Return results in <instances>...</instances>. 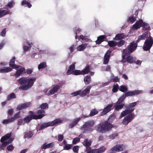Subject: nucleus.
I'll use <instances>...</instances> for the list:
<instances>
[{
  "label": "nucleus",
  "mask_w": 153,
  "mask_h": 153,
  "mask_svg": "<svg viewBox=\"0 0 153 153\" xmlns=\"http://www.w3.org/2000/svg\"><path fill=\"white\" fill-rule=\"evenodd\" d=\"M15 60V57H13L10 60V66L13 68L17 70L19 67L18 65L14 64Z\"/></svg>",
  "instance_id": "obj_22"
},
{
  "label": "nucleus",
  "mask_w": 153,
  "mask_h": 153,
  "mask_svg": "<svg viewBox=\"0 0 153 153\" xmlns=\"http://www.w3.org/2000/svg\"><path fill=\"white\" fill-rule=\"evenodd\" d=\"M136 19V16H131L129 17L128 20V21H130V22L132 23H133Z\"/></svg>",
  "instance_id": "obj_49"
},
{
  "label": "nucleus",
  "mask_w": 153,
  "mask_h": 153,
  "mask_svg": "<svg viewBox=\"0 0 153 153\" xmlns=\"http://www.w3.org/2000/svg\"><path fill=\"white\" fill-rule=\"evenodd\" d=\"M95 122L92 120H88L85 123L83 126L81 127L80 129L83 131V133H86L88 132H92L94 129L91 128L94 124Z\"/></svg>",
  "instance_id": "obj_6"
},
{
  "label": "nucleus",
  "mask_w": 153,
  "mask_h": 153,
  "mask_svg": "<svg viewBox=\"0 0 153 153\" xmlns=\"http://www.w3.org/2000/svg\"><path fill=\"white\" fill-rule=\"evenodd\" d=\"M92 87L91 85H89L80 94V95L82 97L85 96L87 94L89 93L90 90Z\"/></svg>",
  "instance_id": "obj_18"
},
{
  "label": "nucleus",
  "mask_w": 153,
  "mask_h": 153,
  "mask_svg": "<svg viewBox=\"0 0 153 153\" xmlns=\"http://www.w3.org/2000/svg\"><path fill=\"white\" fill-rule=\"evenodd\" d=\"M111 52V51L108 50L105 54L103 59V64H106L108 63Z\"/></svg>",
  "instance_id": "obj_13"
},
{
  "label": "nucleus",
  "mask_w": 153,
  "mask_h": 153,
  "mask_svg": "<svg viewBox=\"0 0 153 153\" xmlns=\"http://www.w3.org/2000/svg\"><path fill=\"white\" fill-rule=\"evenodd\" d=\"M136 59L135 57H133L131 56H129L126 58V60L127 62L131 63L136 60Z\"/></svg>",
  "instance_id": "obj_29"
},
{
  "label": "nucleus",
  "mask_w": 153,
  "mask_h": 153,
  "mask_svg": "<svg viewBox=\"0 0 153 153\" xmlns=\"http://www.w3.org/2000/svg\"><path fill=\"white\" fill-rule=\"evenodd\" d=\"M32 44V43H29L28 44V46H27L25 45H24L23 46V49L24 51H27L29 50L30 47H31V45Z\"/></svg>",
  "instance_id": "obj_54"
},
{
  "label": "nucleus",
  "mask_w": 153,
  "mask_h": 153,
  "mask_svg": "<svg viewBox=\"0 0 153 153\" xmlns=\"http://www.w3.org/2000/svg\"><path fill=\"white\" fill-rule=\"evenodd\" d=\"M142 26L143 27V29L145 30H149L150 27L149 25L145 22H143Z\"/></svg>",
  "instance_id": "obj_41"
},
{
  "label": "nucleus",
  "mask_w": 153,
  "mask_h": 153,
  "mask_svg": "<svg viewBox=\"0 0 153 153\" xmlns=\"http://www.w3.org/2000/svg\"><path fill=\"white\" fill-rule=\"evenodd\" d=\"M106 149V148L104 146L100 147L98 149H95L96 153H102L104 152Z\"/></svg>",
  "instance_id": "obj_31"
},
{
  "label": "nucleus",
  "mask_w": 153,
  "mask_h": 153,
  "mask_svg": "<svg viewBox=\"0 0 153 153\" xmlns=\"http://www.w3.org/2000/svg\"><path fill=\"white\" fill-rule=\"evenodd\" d=\"M112 127V125L108 122H101L97 126L96 130L97 131L104 133L110 131Z\"/></svg>",
  "instance_id": "obj_2"
},
{
  "label": "nucleus",
  "mask_w": 153,
  "mask_h": 153,
  "mask_svg": "<svg viewBox=\"0 0 153 153\" xmlns=\"http://www.w3.org/2000/svg\"><path fill=\"white\" fill-rule=\"evenodd\" d=\"M91 77L90 75H87L84 78V81L85 84H89L91 82Z\"/></svg>",
  "instance_id": "obj_32"
},
{
  "label": "nucleus",
  "mask_w": 153,
  "mask_h": 153,
  "mask_svg": "<svg viewBox=\"0 0 153 153\" xmlns=\"http://www.w3.org/2000/svg\"><path fill=\"white\" fill-rule=\"evenodd\" d=\"M60 88V86L59 85H56L53 87L50 90L48 93V95H51L57 92L58 90Z\"/></svg>",
  "instance_id": "obj_17"
},
{
  "label": "nucleus",
  "mask_w": 153,
  "mask_h": 153,
  "mask_svg": "<svg viewBox=\"0 0 153 153\" xmlns=\"http://www.w3.org/2000/svg\"><path fill=\"white\" fill-rule=\"evenodd\" d=\"M14 4L15 2L13 1H12L9 2L6 5V6H8L10 8H11L13 7Z\"/></svg>",
  "instance_id": "obj_51"
},
{
  "label": "nucleus",
  "mask_w": 153,
  "mask_h": 153,
  "mask_svg": "<svg viewBox=\"0 0 153 153\" xmlns=\"http://www.w3.org/2000/svg\"><path fill=\"white\" fill-rule=\"evenodd\" d=\"M79 39H81L82 40L85 42H87L88 40V39L85 38L84 36L82 35H81L80 36Z\"/></svg>",
  "instance_id": "obj_60"
},
{
  "label": "nucleus",
  "mask_w": 153,
  "mask_h": 153,
  "mask_svg": "<svg viewBox=\"0 0 153 153\" xmlns=\"http://www.w3.org/2000/svg\"><path fill=\"white\" fill-rule=\"evenodd\" d=\"M46 66V64L45 63H41L38 65V69L39 70H40L41 69L44 68Z\"/></svg>",
  "instance_id": "obj_50"
},
{
  "label": "nucleus",
  "mask_w": 153,
  "mask_h": 153,
  "mask_svg": "<svg viewBox=\"0 0 153 153\" xmlns=\"http://www.w3.org/2000/svg\"><path fill=\"white\" fill-rule=\"evenodd\" d=\"M50 126H51L50 122L43 123L41 126L40 128L39 129V130H42L43 128H46Z\"/></svg>",
  "instance_id": "obj_37"
},
{
  "label": "nucleus",
  "mask_w": 153,
  "mask_h": 153,
  "mask_svg": "<svg viewBox=\"0 0 153 153\" xmlns=\"http://www.w3.org/2000/svg\"><path fill=\"white\" fill-rule=\"evenodd\" d=\"M20 112L19 111L18 113L15 114L14 116V117L13 118L15 119V118L18 119L21 116L20 115Z\"/></svg>",
  "instance_id": "obj_63"
},
{
  "label": "nucleus",
  "mask_w": 153,
  "mask_h": 153,
  "mask_svg": "<svg viewBox=\"0 0 153 153\" xmlns=\"http://www.w3.org/2000/svg\"><path fill=\"white\" fill-rule=\"evenodd\" d=\"M137 46V43L132 42L128 46V50H127L125 49L123 50V52L122 53V58L123 59L122 61L124 62H126V61H124L125 58V56L131 54L134 51Z\"/></svg>",
  "instance_id": "obj_3"
},
{
  "label": "nucleus",
  "mask_w": 153,
  "mask_h": 153,
  "mask_svg": "<svg viewBox=\"0 0 153 153\" xmlns=\"http://www.w3.org/2000/svg\"><path fill=\"white\" fill-rule=\"evenodd\" d=\"M125 99L121 96L118 99L117 102L114 104V107L115 110L117 111L122 109L125 106Z\"/></svg>",
  "instance_id": "obj_9"
},
{
  "label": "nucleus",
  "mask_w": 153,
  "mask_h": 153,
  "mask_svg": "<svg viewBox=\"0 0 153 153\" xmlns=\"http://www.w3.org/2000/svg\"><path fill=\"white\" fill-rule=\"evenodd\" d=\"M62 120L59 118L53 121L50 122L51 126H54L56 125L61 123Z\"/></svg>",
  "instance_id": "obj_26"
},
{
  "label": "nucleus",
  "mask_w": 153,
  "mask_h": 153,
  "mask_svg": "<svg viewBox=\"0 0 153 153\" xmlns=\"http://www.w3.org/2000/svg\"><path fill=\"white\" fill-rule=\"evenodd\" d=\"M108 44L110 47H114L117 45V42L114 41H109L108 42Z\"/></svg>",
  "instance_id": "obj_44"
},
{
  "label": "nucleus",
  "mask_w": 153,
  "mask_h": 153,
  "mask_svg": "<svg viewBox=\"0 0 153 153\" xmlns=\"http://www.w3.org/2000/svg\"><path fill=\"white\" fill-rule=\"evenodd\" d=\"M63 139V135L59 134L58 135V140L59 141H61Z\"/></svg>",
  "instance_id": "obj_61"
},
{
  "label": "nucleus",
  "mask_w": 153,
  "mask_h": 153,
  "mask_svg": "<svg viewBox=\"0 0 153 153\" xmlns=\"http://www.w3.org/2000/svg\"><path fill=\"white\" fill-rule=\"evenodd\" d=\"M76 62H74L73 64L71 65L69 67L68 71L67 72V74L68 75L71 74L72 73V72L75 68V64Z\"/></svg>",
  "instance_id": "obj_23"
},
{
  "label": "nucleus",
  "mask_w": 153,
  "mask_h": 153,
  "mask_svg": "<svg viewBox=\"0 0 153 153\" xmlns=\"http://www.w3.org/2000/svg\"><path fill=\"white\" fill-rule=\"evenodd\" d=\"M18 68L16 70L17 71L14 75L16 77H17L20 76L22 73L25 72V69L23 67L18 65Z\"/></svg>",
  "instance_id": "obj_15"
},
{
  "label": "nucleus",
  "mask_w": 153,
  "mask_h": 153,
  "mask_svg": "<svg viewBox=\"0 0 153 153\" xmlns=\"http://www.w3.org/2000/svg\"><path fill=\"white\" fill-rule=\"evenodd\" d=\"M16 98V95L14 93L11 94L7 96V100H9L11 99H14Z\"/></svg>",
  "instance_id": "obj_46"
},
{
  "label": "nucleus",
  "mask_w": 153,
  "mask_h": 153,
  "mask_svg": "<svg viewBox=\"0 0 153 153\" xmlns=\"http://www.w3.org/2000/svg\"><path fill=\"white\" fill-rule=\"evenodd\" d=\"M81 119V117H79L76 118L69 125V128H72L74 127Z\"/></svg>",
  "instance_id": "obj_24"
},
{
  "label": "nucleus",
  "mask_w": 153,
  "mask_h": 153,
  "mask_svg": "<svg viewBox=\"0 0 153 153\" xmlns=\"http://www.w3.org/2000/svg\"><path fill=\"white\" fill-rule=\"evenodd\" d=\"M6 34V29L5 28L3 29L2 32H1L0 35L3 37L5 36Z\"/></svg>",
  "instance_id": "obj_64"
},
{
  "label": "nucleus",
  "mask_w": 153,
  "mask_h": 153,
  "mask_svg": "<svg viewBox=\"0 0 153 153\" xmlns=\"http://www.w3.org/2000/svg\"><path fill=\"white\" fill-rule=\"evenodd\" d=\"M98 111L96 109H94L92 110L89 114L90 117L94 116L98 113Z\"/></svg>",
  "instance_id": "obj_42"
},
{
  "label": "nucleus",
  "mask_w": 153,
  "mask_h": 153,
  "mask_svg": "<svg viewBox=\"0 0 153 153\" xmlns=\"http://www.w3.org/2000/svg\"><path fill=\"white\" fill-rule=\"evenodd\" d=\"M14 120V118L13 117H11L8 119L4 120L2 121V123L4 124H7L13 122Z\"/></svg>",
  "instance_id": "obj_36"
},
{
  "label": "nucleus",
  "mask_w": 153,
  "mask_h": 153,
  "mask_svg": "<svg viewBox=\"0 0 153 153\" xmlns=\"http://www.w3.org/2000/svg\"><path fill=\"white\" fill-rule=\"evenodd\" d=\"M7 148L8 151H12L14 149V147L13 145H10L7 147Z\"/></svg>",
  "instance_id": "obj_59"
},
{
  "label": "nucleus",
  "mask_w": 153,
  "mask_h": 153,
  "mask_svg": "<svg viewBox=\"0 0 153 153\" xmlns=\"http://www.w3.org/2000/svg\"><path fill=\"white\" fill-rule=\"evenodd\" d=\"M125 43V41L124 40H121L119 41L118 42H117V46L119 47H120L122 46L123 45H124Z\"/></svg>",
  "instance_id": "obj_55"
},
{
  "label": "nucleus",
  "mask_w": 153,
  "mask_h": 153,
  "mask_svg": "<svg viewBox=\"0 0 153 153\" xmlns=\"http://www.w3.org/2000/svg\"><path fill=\"white\" fill-rule=\"evenodd\" d=\"M153 44V39L150 36L149 38H147L145 40L143 46V49L144 51H149L152 46Z\"/></svg>",
  "instance_id": "obj_8"
},
{
  "label": "nucleus",
  "mask_w": 153,
  "mask_h": 153,
  "mask_svg": "<svg viewBox=\"0 0 153 153\" xmlns=\"http://www.w3.org/2000/svg\"><path fill=\"white\" fill-rule=\"evenodd\" d=\"M125 148V146L123 144H117L113 147L111 149L112 152H119L122 151Z\"/></svg>",
  "instance_id": "obj_12"
},
{
  "label": "nucleus",
  "mask_w": 153,
  "mask_h": 153,
  "mask_svg": "<svg viewBox=\"0 0 153 153\" xmlns=\"http://www.w3.org/2000/svg\"><path fill=\"white\" fill-rule=\"evenodd\" d=\"M34 133L32 131H27L24 133V138L25 139H29L32 137Z\"/></svg>",
  "instance_id": "obj_21"
},
{
  "label": "nucleus",
  "mask_w": 153,
  "mask_h": 153,
  "mask_svg": "<svg viewBox=\"0 0 153 153\" xmlns=\"http://www.w3.org/2000/svg\"><path fill=\"white\" fill-rule=\"evenodd\" d=\"M12 71V69L9 67H3L0 69V73H8Z\"/></svg>",
  "instance_id": "obj_28"
},
{
  "label": "nucleus",
  "mask_w": 153,
  "mask_h": 153,
  "mask_svg": "<svg viewBox=\"0 0 153 153\" xmlns=\"http://www.w3.org/2000/svg\"><path fill=\"white\" fill-rule=\"evenodd\" d=\"M105 38L106 36L105 35L100 36L98 37L97 40L96 41V44H100Z\"/></svg>",
  "instance_id": "obj_30"
},
{
  "label": "nucleus",
  "mask_w": 153,
  "mask_h": 153,
  "mask_svg": "<svg viewBox=\"0 0 153 153\" xmlns=\"http://www.w3.org/2000/svg\"><path fill=\"white\" fill-rule=\"evenodd\" d=\"M81 29L78 28V27H76L74 30V31L75 33L76 34V36H75V39H78V36H77V34L79 33V32H80L81 31Z\"/></svg>",
  "instance_id": "obj_43"
},
{
  "label": "nucleus",
  "mask_w": 153,
  "mask_h": 153,
  "mask_svg": "<svg viewBox=\"0 0 153 153\" xmlns=\"http://www.w3.org/2000/svg\"><path fill=\"white\" fill-rule=\"evenodd\" d=\"M80 139L78 137L75 138L73 140V143L76 144L80 141Z\"/></svg>",
  "instance_id": "obj_57"
},
{
  "label": "nucleus",
  "mask_w": 153,
  "mask_h": 153,
  "mask_svg": "<svg viewBox=\"0 0 153 153\" xmlns=\"http://www.w3.org/2000/svg\"><path fill=\"white\" fill-rule=\"evenodd\" d=\"M12 14V12L9 10H0V18L2 17L7 14Z\"/></svg>",
  "instance_id": "obj_25"
},
{
  "label": "nucleus",
  "mask_w": 153,
  "mask_h": 153,
  "mask_svg": "<svg viewBox=\"0 0 153 153\" xmlns=\"http://www.w3.org/2000/svg\"><path fill=\"white\" fill-rule=\"evenodd\" d=\"M147 34V33L146 32L144 33L142 35L139 36L136 41V43L139 42L141 40L145 39Z\"/></svg>",
  "instance_id": "obj_33"
},
{
  "label": "nucleus",
  "mask_w": 153,
  "mask_h": 153,
  "mask_svg": "<svg viewBox=\"0 0 153 153\" xmlns=\"http://www.w3.org/2000/svg\"><path fill=\"white\" fill-rule=\"evenodd\" d=\"M118 89H119V85H118L117 83L114 85L112 89V91L113 92H116Z\"/></svg>",
  "instance_id": "obj_45"
},
{
  "label": "nucleus",
  "mask_w": 153,
  "mask_h": 153,
  "mask_svg": "<svg viewBox=\"0 0 153 153\" xmlns=\"http://www.w3.org/2000/svg\"><path fill=\"white\" fill-rule=\"evenodd\" d=\"M117 135L116 133H114L109 136V138L111 139H114L115 137Z\"/></svg>",
  "instance_id": "obj_62"
},
{
  "label": "nucleus",
  "mask_w": 153,
  "mask_h": 153,
  "mask_svg": "<svg viewBox=\"0 0 153 153\" xmlns=\"http://www.w3.org/2000/svg\"><path fill=\"white\" fill-rule=\"evenodd\" d=\"M143 93V91L141 90H135L133 91H128L123 94L121 96L124 99L128 96H132Z\"/></svg>",
  "instance_id": "obj_10"
},
{
  "label": "nucleus",
  "mask_w": 153,
  "mask_h": 153,
  "mask_svg": "<svg viewBox=\"0 0 153 153\" xmlns=\"http://www.w3.org/2000/svg\"><path fill=\"white\" fill-rule=\"evenodd\" d=\"M111 77L113 82H118L120 81V79L118 76H114L113 75H111Z\"/></svg>",
  "instance_id": "obj_48"
},
{
  "label": "nucleus",
  "mask_w": 153,
  "mask_h": 153,
  "mask_svg": "<svg viewBox=\"0 0 153 153\" xmlns=\"http://www.w3.org/2000/svg\"><path fill=\"white\" fill-rule=\"evenodd\" d=\"M36 80V78L35 77L32 78L25 77L21 78L18 80V82L22 85L19 87V89L27 90L32 86Z\"/></svg>",
  "instance_id": "obj_1"
},
{
  "label": "nucleus",
  "mask_w": 153,
  "mask_h": 153,
  "mask_svg": "<svg viewBox=\"0 0 153 153\" xmlns=\"http://www.w3.org/2000/svg\"><path fill=\"white\" fill-rule=\"evenodd\" d=\"M81 91V90H78L71 93V94L73 96H76L80 94Z\"/></svg>",
  "instance_id": "obj_53"
},
{
  "label": "nucleus",
  "mask_w": 153,
  "mask_h": 153,
  "mask_svg": "<svg viewBox=\"0 0 153 153\" xmlns=\"http://www.w3.org/2000/svg\"><path fill=\"white\" fill-rule=\"evenodd\" d=\"M137 104V102H134L130 103L128 105H126L125 107V108H126V109L125 110L123 111L121 113L120 118H121L128 114L132 113V112L134 110V108H132L135 106Z\"/></svg>",
  "instance_id": "obj_7"
},
{
  "label": "nucleus",
  "mask_w": 153,
  "mask_h": 153,
  "mask_svg": "<svg viewBox=\"0 0 153 153\" xmlns=\"http://www.w3.org/2000/svg\"><path fill=\"white\" fill-rule=\"evenodd\" d=\"M87 44L86 43L82 44L79 45L77 48V50L78 51H84L87 47Z\"/></svg>",
  "instance_id": "obj_27"
},
{
  "label": "nucleus",
  "mask_w": 153,
  "mask_h": 153,
  "mask_svg": "<svg viewBox=\"0 0 153 153\" xmlns=\"http://www.w3.org/2000/svg\"><path fill=\"white\" fill-rule=\"evenodd\" d=\"M127 115L124 118L122 122L123 124L125 125H127L128 123L131 122L134 117L135 114L134 113Z\"/></svg>",
  "instance_id": "obj_11"
},
{
  "label": "nucleus",
  "mask_w": 153,
  "mask_h": 153,
  "mask_svg": "<svg viewBox=\"0 0 153 153\" xmlns=\"http://www.w3.org/2000/svg\"><path fill=\"white\" fill-rule=\"evenodd\" d=\"M91 143L92 141L90 140L86 139L84 140L83 145L85 146H89L91 145Z\"/></svg>",
  "instance_id": "obj_39"
},
{
  "label": "nucleus",
  "mask_w": 153,
  "mask_h": 153,
  "mask_svg": "<svg viewBox=\"0 0 153 153\" xmlns=\"http://www.w3.org/2000/svg\"><path fill=\"white\" fill-rule=\"evenodd\" d=\"M30 102H27L26 103L21 104L18 105L17 109L19 110H21L22 109H24L26 108L29 107L30 105Z\"/></svg>",
  "instance_id": "obj_19"
},
{
  "label": "nucleus",
  "mask_w": 153,
  "mask_h": 153,
  "mask_svg": "<svg viewBox=\"0 0 153 153\" xmlns=\"http://www.w3.org/2000/svg\"><path fill=\"white\" fill-rule=\"evenodd\" d=\"M119 90L122 92H125L128 91V88L126 85H122L119 87Z\"/></svg>",
  "instance_id": "obj_38"
},
{
  "label": "nucleus",
  "mask_w": 153,
  "mask_h": 153,
  "mask_svg": "<svg viewBox=\"0 0 153 153\" xmlns=\"http://www.w3.org/2000/svg\"><path fill=\"white\" fill-rule=\"evenodd\" d=\"M124 36L125 35L124 33H121L118 34L116 35L114 39L115 40H118L121 39H123Z\"/></svg>",
  "instance_id": "obj_34"
},
{
  "label": "nucleus",
  "mask_w": 153,
  "mask_h": 153,
  "mask_svg": "<svg viewBox=\"0 0 153 153\" xmlns=\"http://www.w3.org/2000/svg\"><path fill=\"white\" fill-rule=\"evenodd\" d=\"M11 134L10 133H8L4 136L1 137V142L2 143L0 144V151L4 150V147L6 146L7 145L11 143L13 140L14 138H11L7 141H6L10 137Z\"/></svg>",
  "instance_id": "obj_5"
},
{
  "label": "nucleus",
  "mask_w": 153,
  "mask_h": 153,
  "mask_svg": "<svg viewBox=\"0 0 153 153\" xmlns=\"http://www.w3.org/2000/svg\"><path fill=\"white\" fill-rule=\"evenodd\" d=\"M38 115H33L28 116L25 118L23 120L25 123H29L32 119L37 120L42 118L45 116V112L43 110H39L37 111Z\"/></svg>",
  "instance_id": "obj_4"
},
{
  "label": "nucleus",
  "mask_w": 153,
  "mask_h": 153,
  "mask_svg": "<svg viewBox=\"0 0 153 153\" xmlns=\"http://www.w3.org/2000/svg\"><path fill=\"white\" fill-rule=\"evenodd\" d=\"M25 4H26L28 7L29 8H30L32 7V5L28 1H27L25 0L22 1L21 2V5L24 6Z\"/></svg>",
  "instance_id": "obj_40"
},
{
  "label": "nucleus",
  "mask_w": 153,
  "mask_h": 153,
  "mask_svg": "<svg viewBox=\"0 0 153 153\" xmlns=\"http://www.w3.org/2000/svg\"><path fill=\"white\" fill-rule=\"evenodd\" d=\"M113 104L112 103L108 104L103 109V110L101 113V115H103L106 114L111 110V108L112 107Z\"/></svg>",
  "instance_id": "obj_16"
},
{
  "label": "nucleus",
  "mask_w": 153,
  "mask_h": 153,
  "mask_svg": "<svg viewBox=\"0 0 153 153\" xmlns=\"http://www.w3.org/2000/svg\"><path fill=\"white\" fill-rule=\"evenodd\" d=\"M90 67L89 65L87 66L82 71V75L87 74L90 71Z\"/></svg>",
  "instance_id": "obj_35"
},
{
  "label": "nucleus",
  "mask_w": 153,
  "mask_h": 153,
  "mask_svg": "<svg viewBox=\"0 0 153 153\" xmlns=\"http://www.w3.org/2000/svg\"><path fill=\"white\" fill-rule=\"evenodd\" d=\"M54 146V143L53 142L47 144L45 143L43 144L41 146V149H46L48 148H52Z\"/></svg>",
  "instance_id": "obj_20"
},
{
  "label": "nucleus",
  "mask_w": 153,
  "mask_h": 153,
  "mask_svg": "<svg viewBox=\"0 0 153 153\" xmlns=\"http://www.w3.org/2000/svg\"><path fill=\"white\" fill-rule=\"evenodd\" d=\"M79 148V146H74L73 148V151L76 153H78Z\"/></svg>",
  "instance_id": "obj_56"
},
{
  "label": "nucleus",
  "mask_w": 153,
  "mask_h": 153,
  "mask_svg": "<svg viewBox=\"0 0 153 153\" xmlns=\"http://www.w3.org/2000/svg\"><path fill=\"white\" fill-rule=\"evenodd\" d=\"M72 146V145L67 144H66L64 147V149L65 150H68L71 149Z\"/></svg>",
  "instance_id": "obj_58"
},
{
  "label": "nucleus",
  "mask_w": 153,
  "mask_h": 153,
  "mask_svg": "<svg viewBox=\"0 0 153 153\" xmlns=\"http://www.w3.org/2000/svg\"><path fill=\"white\" fill-rule=\"evenodd\" d=\"M48 105L46 103H44L40 105V108L41 109H45L48 108Z\"/></svg>",
  "instance_id": "obj_52"
},
{
  "label": "nucleus",
  "mask_w": 153,
  "mask_h": 153,
  "mask_svg": "<svg viewBox=\"0 0 153 153\" xmlns=\"http://www.w3.org/2000/svg\"><path fill=\"white\" fill-rule=\"evenodd\" d=\"M143 21L142 19L137 21L132 26V30H135L140 28L142 25Z\"/></svg>",
  "instance_id": "obj_14"
},
{
  "label": "nucleus",
  "mask_w": 153,
  "mask_h": 153,
  "mask_svg": "<svg viewBox=\"0 0 153 153\" xmlns=\"http://www.w3.org/2000/svg\"><path fill=\"white\" fill-rule=\"evenodd\" d=\"M81 72L82 71H80L79 70H75L73 71L72 74L76 75H82Z\"/></svg>",
  "instance_id": "obj_47"
}]
</instances>
